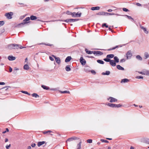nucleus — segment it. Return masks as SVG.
<instances>
[{
  "mask_svg": "<svg viewBox=\"0 0 149 149\" xmlns=\"http://www.w3.org/2000/svg\"><path fill=\"white\" fill-rule=\"evenodd\" d=\"M16 57L12 56H10V61H13L15 59Z\"/></svg>",
  "mask_w": 149,
  "mask_h": 149,
  "instance_id": "nucleus-35",
  "label": "nucleus"
},
{
  "mask_svg": "<svg viewBox=\"0 0 149 149\" xmlns=\"http://www.w3.org/2000/svg\"><path fill=\"white\" fill-rule=\"evenodd\" d=\"M114 61L116 62V63H118L119 62V59L118 58L117 56H115L113 58Z\"/></svg>",
  "mask_w": 149,
  "mask_h": 149,
  "instance_id": "nucleus-27",
  "label": "nucleus"
},
{
  "mask_svg": "<svg viewBox=\"0 0 149 149\" xmlns=\"http://www.w3.org/2000/svg\"><path fill=\"white\" fill-rule=\"evenodd\" d=\"M100 9V7L99 6H96L93 7L91 8V10H98Z\"/></svg>",
  "mask_w": 149,
  "mask_h": 149,
  "instance_id": "nucleus-20",
  "label": "nucleus"
},
{
  "mask_svg": "<svg viewBox=\"0 0 149 149\" xmlns=\"http://www.w3.org/2000/svg\"><path fill=\"white\" fill-rule=\"evenodd\" d=\"M115 15V13H108L106 12V16L114 15Z\"/></svg>",
  "mask_w": 149,
  "mask_h": 149,
  "instance_id": "nucleus-39",
  "label": "nucleus"
},
{
  "mask_svg": "<svg viewBox=\"0 0 149 149\" xmlns=\"http://www.w3.org/2000/svg\"><path fill=\"white\" fill-rule=\"evenodd\" d=\"M106 104L109 107L112 108H119L123 106L122 105L120 104H117L109 103H108L107 104Z\"/></svg>",
  "mask_w": 149,
  "mask_h": 149,
  "instance_id": "nucleus-2",
  "label": "nucleus"
},
{
  "mask_svg": "<svg viewBox=\"0 0 149 149\" xmlns=\"http://www.w3.org/2000/svg\"><path fill=\"white\" fill-rule=\"evenodd\" d=\"M66 13L68 15H72V16L73 14V13L71 11L68 10L66 12Z\"/></svg>",
  "mask_w": 149,
  "mask_h": 149,
  "instance_id": "nucleus-36",
  "label": "nucleus"
},
{
  "mask_svg": "<svg viewBox=\"0 0 149 149\" xmlns=\"http://www.w3.org/2000/svg\"><path fill=\"white\" fill-rule=\"evenodd\" d=\"M6 148L7 149H8L9 148V145H7L6 146Z\"/></svg>",
  "mask_w": 149,
  "mask_h": 149,
  "instance_id": "nucleus-64",
  "label": "nucleus"
},
{
  "mask_svg": "<svg viewBox=\"0 0 149 149\" xmlns=\"http://www.w3.org/2000/svg\"><path fill=\"white\" fill-rule=\"evenodd\" d=\"M125 60L124 59H122L120 61V62L121 63H123V62H125Z\"/></svg>",
  "mask_w": 149,
  "mask_h": 149,
  "instance_id": "nucleus-56",
  "label": "nucleus"
},
{
  "mask_svg": "<svg viewBox=\"0 0 149 149\" xmlns=\"http://www.w3.org/2000/svg\"><path fill=\"white\" fill-rule=\"evenodd\" d=\"M145 141L146 143L149 144V139H146Z\"/></svg>",
  "mask_w": 149,
  "mask_h": 149,
  "instance_id": "nucleus-51",
  "label": "nucleus"
},
{
  "mask_svg": "<svg viewBox=\"0 0 149 149\" xmlns=\"http://www.w3.org/2000/svg\"><path fill=\"white\" fill-rule=\"evenodd\" d=\"M19 92H20L22 93H29L27 91H19Z\"/></svg>",
  "mask_w": 149,
  "mask_h": 149,
  "instance_id": "nucleus-57",
  "label": "nucleus"
},
{
  "mask_svg": "<svg viewBox=\"0 0 149 149\" xmlns=\"http://www.w3.org/2000/svg\"><path fill=\"white\" fill-rule=\"evenodd\" d=\"M9 87V86H6L4 87H3L2 88H1L0 89V90H3H3H5L6 91L7 89H8V88Z\"/></svg>",
  "mask_w": 149,
  "mask_h": 149,
  "instance_id": "nucleus-34",
  "label": "nucleus"
},
{
  "mask_svg": "<svg viewBox=\"0 0 149 149\" xmlns=\"http://www.w3.org/2000/svg\"><path fill=\"white\" fill-rule=\"evenodd\" d=\"M19 70V69L16 67H15L14 68V69L13 71V73L15 74H17V70Z\"/></svg>",
  "mask_w": 149,
  "mask_h": 149,
  "instance_id": "nucleus-23",
  "label": "nucleus"
},
{
  "mask_svg": "<svg viewBox=\"0 0 149 149\" xmlns=\"http://www.w3.org/2000/svg\"><path fill=\"white\" fill-rule=\"evenodd\" d=\"M116 68L118 69L119 70H124V68L119 65H117Z\"/></svg>",
  "mask_w": 149,
  "mask_h": 149,
  "instance_id": "nucleus-16",
  "label": "nucleus"
},
{
  "mask_svg": "<svg viewBox=\"0 0 149 149\" xmlns=\"http://www.w3.org/2000/svg\"><path fill=\"white\" fill-rule=\"evenodd\" d=\"M40 45H46L49 46H52L53 45V44H51L49 43H40Z\"/></svg>",
  "mask_w": 149,
  "mask_h": 149,
  "instance_id": "nucleus-31",
  "label": "nucleus"
},
{
  "mask_svg": "<svg viewBox=\"0 0 149 149\" xmlns=\"http://www.w3.org/2000/svg\"><path fill=\"white\" fill-rule=\"evenodd\" d=\"M81 13H79V12L76 13V12H74L73 13V14L72 15V17H81Z\"/></svg>",
  "mask_w": 149,
  "mask_h": 149,
  "instance_id": "nucleus-8",
  "label": "nucleus"
},
{
  "mask_svg": "<svg viewBox=\"0 0 149 149\" xmlns=\"http://www.w3.org/2000/svg\"><path fill=\"white\" fill-rule=\"evenodd\" d=\"M106 12L102 11L101 12H99L96 14L97 15H105L106 16Z\"/></svg>",
  "mask_w": 149,
  "mask_h": 149,
  "instance_id": "nucleus-13",
  "label": "nucleus"
},
{
  "mask_svg": "<svg viewBox=\"0 0 149 149\" xmlns=\"http://www.w3.org/2000/svg\"><path fill=\"white\" fill-rule=\"evenodd\" d=\"M36 146V144L35 143H33L32 144H31V146H32V148Z\"/></svg>",
  "mask_w": 149,
  "mask_h": 149,
  "instance_id": "nucleus-55",
  "label": "nucleus"
},
{
  "mask_svg": "<svg viewBox=\"0 0 149 149\" xmlns=\"http://www.w3.org/2000/svg\"><path fill=\"white\" fill-rule=\"evenodd\" d=\"M59 92L61 93H70V92L69 91H60Z\"/></svg>",
  "mask_w": 149,
  "mask_h": 149,
  "instance_id": "nucleus-45",
  "label": "nucleus"
},
{
  "mask_svg": "<svg viewBox=\"0 0 149 149\" xmlns=\"http://www.w3.org/2000/svg\"><path fill=\"white\" fill-rule=\"evenodd\" d=\"M4 24V22L3 21H0V26H2Z\"/></svg>",
  "mask_w": 149,
  "mask_h": 149,
  "instance_id": "nucleus-50",
  "label": "nucleus"
},
{
  "mask_svg": "<svg viewBox=\"0 0 149 149\" xmlns=\"http://www.w3.org/2000/svg\"><path fill=\"white\" fill-rule=\"evenodd\" d=\"M143 30L146 33L148 34V31L147 30L146 28H144V29H143Z\"/></svg>",
  "mask_w": 149,
  "mask_h": 149,
  "instance_id": "nucleus-47",
  "label": "nucleus"
},
{
  "mask_svg": "<svg viewBox=\"0 0 149 149\" xmlns=\"http://www.w3.org/2000/svg\"><path fill=\"white\" fill-rule=\"evenodd\" d=\"M103 60L106 62H109L110 65L112 66H115L116 65V62L113 60L109 58H104Z\"/></svg>",
  "mask_w": 149,
  "mask_h": 149,
  "instance_id": "nucleus-1",
  "label": "nucleus"
},
{
  "mask_svg": "<svg viewBox=\"0 0 149 149\" xmlns=\"http://www.w3.org/2000/svg\"><path fill=\"white\" fill-rule=\"evenodd\" d=\"M103 53L100 51H96V55L101 56L103 55Z\"/></svg>",
  "mask_w": 149,
  "mask_h": 149,
  "instance_id": "nucleus-25",
  "label": "nucleus"
},
{
  "mask_svg": "<svg viewBox=\"0 0 149 149\" xmlns=\"http://www.w3.org/2000/svg\"><path fill=\"white\" fill-rule=\"evenodd\" d=\"M77 137L75 136H72L70 138H69L67 140V141H70L74 140L77 139Z\"/></svg>",
  "mask_w": 149,
  "mask_h": 149,
  "instance_id": "nucleus-12",
  "label": "nucleus"
},
{
  "mask_svg": "<svg viewBox=\"0 0 149 149\" xmlns=\"http://www.w3.org/2000/svg\"><path fill=\"white\" fill-rule=\"evenodd\" d=\"M5 84V83L3 82H0V85H3Z\"/></svg>",
  "mask_w": 149,
  "mask_h": 149,
  "instance_id": "nucleus-63",
  "label": "nucleus"
},
{
  "mask_svg": "<svg viewBox=\"0 0 149 149\" xmlns=\"http://www.w3.org/2000/svg\"><path fill=\"white\" fill-rule=\"evenodd\" d=\"M139 73L143 75H146V70L143 71V72H140Z\"/></svg>",
  "mask_w": 149,
  "mask_h": 149,
  "instance_id": "nucleus-49",
  "label": "nucleus"
},
{
  "mask_svg": "<svg viewBox=\"0 0 149 149\" xmlns=\"http://www.w3.org/2000/svg\"><path fill=\"white\" fill-rule=\"evenodd\" d=\"M72 59V58L70 56H68L65 60V62H69Z\"/></svg>",
  "mask_w": 149,
  "mask_h": 149,
  "instance_id": "nucleus-17",
  "label": "nucleus"
},
{
  "mask_svg": "<svg viewBox=\"0 0 149 149\" xmlns=\"http://www.w3.org/2000/svg\"><path fill=\"white\" fill-rule=\"evenodd\" d=\"M144 56H145V58L146 59L149 57V55L147 52H145L144 53Z\"/></svg>",
  "mask_w": 149,
  "mask_h": 149,
  "instance_id": "nucleus-43",
  "label": "nucleus"
},
{
  "mask_svg": "<svg viewBox=\"0 0 149 149\" xmlns=\"http://www.w3.org/2000/svg\"><path fill=\"white\" fill-rule=\"evenodd\" d=\"M18 4H20V5H22V6H19V5H17V6H18V7H24V6H27L26 5H24V3H18Z\"/></svg>",
  "mask_w": 149,
  "mask_h": 149,
  "instance_id": "nucleus-37",
  "label": "nucleus"
},
{
  "mask_svg": "<svg viewBox=\"0 0 149 149\" xmlns=\"http://www.w3.org/2000/svg\"><path fill=\"white\" fill-rule=\"evenodd\" d=\"M52 56L53 57L55 60L56 62L58 64H59L61 63V60L59 58L57 57L54 55H52Z\"/></svg>",
  "mask_w": 149,
  "mask_h": 149,
  "instance_id": "nucleus-11",
  "label": "nucleus"
},
{
  "mask_svg": "<svg viewBox=\"0 0 149 149\" xmlns=\"http://www.w3.org/2000/svg\"><path fill=\"white\" fill-rule=\"evenodd\" d=\"M87 141L89 143H91L92 142V140L91 139H88L87 140Z\"/></svg>",
  "mask_w": 149,
  "mask_h": 149,
  "instance_id": "nucleus-52",
  "label": "nucleus"
},
{
  "mask_svg": "<svg viewBox=\"0 0 149 149\" xmlns=\"http://www.w3.org/2000/svg\"><path fill=\"white\" fill-rule=\"evenodd\" d=\"M122 16L127 17L129 19H131L132 21H134V19L130 16L127 15H123Z\"/></svg>",
  "mask_w": 149,
  "mask_h": 149,
  "instance_id": "nucleus-26",
  "label": "nucleus"
},
{
  "mask_svg": "<svg viewBox=\"0 0 149 149\" xmlns=\"http://www.w3.org/2000/svg\"><path fill=\"white\" fill-rule=\"evenodd\" d=\"M129 81V80H128L127 79L125 78V79H122L121 80V83H125L127 82H128Z\"/></svg>",
  "mask_w": 149,
  "mask_h": 149,
  "instance_id": "nucleus-24",
  "label": "nucleus"
},
{
  "mask_svg": "<svg viewBox=\"0 0 149 149\" xmlns=\"http://www.w3.org/2000/svg\"><path fill=\"white\" fill-rule=\"evenodd\" d=\"M31 22L30 21L28 22H23L15 26V27L21 28L23 26V25L25 24H30Z\"/></svg>",
  "mask_w": 149,
  "mask_h": 149,
  "instance_id": "nucleus-5",
  "label": "nucleus"
},
{
  "mask_svg": "<svg viewBox=\"0 0 149 149\" xmlns=\"http://www.w3.org/2000/svg\"><path fill=\"white\" fill-rule=\"evenodd\" d=\"M126 57L127 59H128L130 58L132 56V54L131 53V50L128 51L126 54Z\"/></svg>",
  "mask_w": 149,
  "mask_h": 149,
  "instance_id": "nucleus-9",
  "label": "nucleus"
},
{
  "mask_svg": "<svg viewBox=\"0 0 149 149\" xmlns=\"http://www.w3.org/2000/svg\"><path fill=\"white\" fill-rule=\"evenodd\" d=\"M29 68V67L27 64H25L24 66V69L26 70H28Z\"/></svg>",
  "mask_w": 149,
  "mask_h": 149,
  "instance_id": "nucleus-28",
  "label": "nucleus"
},
{
  "mask_svg": "<svg viewBox=\"0 0 149 149\" xmlns=\"http://www.w3.org/2000/svg\"><path fill=\"white\" fill-rule=\"evenodd\" d=\"M49 59L52 61H53L54 60V58L52 57V56H50L49 57Z\"/></svg>",
  "mask_w": 149,
  "mask_h": 149,
  "instance_id": "nucleus-60",
  "label": "nucleus"
},
{
  "mask_svg": "<svg viewBox=\"0 0 149 149\" xmlns=\"http://www.w3.org/2000/svg\"><path fill=\"white\" fill-rule=\"evenodd\" d=\"M30 19V17H26L25 19H24L23 21L24 22H27L29 21Z\"/></svg>",
  "mask_w": 149,
  "mask_h": 149,
  "instance_id": "nucleus-33",
  "label": "nucleus"
},
{
  "mask_svg": "<svg viewBox=\"0 0 149 149\" xmlns=\"http://www.w3.org/2000/svg\"><path fill=\"white\" fill-rule=\"evenodd\" d=\"M146 75L149 76V70H146Z\"/></svg>",
  "mask_w": 149,
  "mask_h": 149,
  "instance_id": "nucleus-53",
  "label": "nucleus"
},
{
  "mask_svg": "<svg viewBox=\"0 0 149 149\" xmlns=\"http://www.w3.org/2000/svg\"><path fill=\"white\" fill-rule=\"evenodd\" d=\"M45 143V141L38 142L37 144L38 146V147H40V146L44 144Z\"/></svg>",
  "mask_w": 149,
  "mask_h": 149,
  "instance_id": "nucleus-18",
  "label": "nucleus"
},
{
  "mask_svg": "<svg viewBox=\"0 0 149 149\" xmlns=\"http://www.w3.org/2000/svg\"><path fill=\"white\" fill-rule=\"evenodd\" d=\"M31 95L32 97H35L36 98L39 97V95L38 94H32Z\"/></svg>",
  "mask_w": 149,
  "mask_h": 149,
  "instance_id": "nucleus-41",
  "label": "nucleus"
},
{
  "mask_svg": "<svg viewBox=\"0 0 149 149\" xmlns=\"http://www.w3.org/2000/svg\"><path fill=\"white\" fill-rule=\"evenodd\" d=\"M19 45V48L20 49H23V48H26L25 47H22V46H21V45Z\"/></svg>",
  "mask_w": 149,
  "mask_h": 149,
  "instance_id": "nucleus-59",
  "label": "nucleus"
},
{
  "mask_svg": "<svg viewBox=\"0 0 149 149\" xmlns=\"http://www.w3.org/2000/svg\"><path fill=\"white\" fill-rule=\"evenodd\" d=\"M79 20V19H66L65 20H59V21H60L62 22H66L68 23V22H74L76 21H78Z\"/></svg>",
  "mask_w": 149,
  "mask_h": 149,
  "instance_id": "nucleus-3",
  "label": "nucleus"
},
{
  "mask_svg": "<svg viewBox=\"0 0 149 149\" xmlns=\"http://www.w3.org/2000/svg\"><path fill=\"white\" fill-rule=\"evenodd\" d=\"M136 57L139 60L141 61L142 60V58L140 55H138L136 56Z\"/></svg>",
  "mask_w": 149,
  "mask_h": 149,
  "instance_id": "nucleus-38",
  "label": "nucleus"
},
{
  "mask_svg": "<svg viewBox=\"0 0 149 149\" xmlns=\"http://www.w3.org/2000/svg\"><path fill=\"white\" fill-rule=\"evenodd\" d=\"M36 19H37V20L38 21H40V22H43V21L39 17H37V18Z\"/></svg>",
  "mask_w": 149,
  "mask_h": 149,
  "instance_id": "nucleus-54",
  "label": "nucleus"
},
{
  "mask_svg": "<svg viewBox=\"0 0 149 149\" xmlns=\"http://www.w3.org/2000/svg\"><path fill=\"white\" fill-rule=\"evenodd\" d=\"M91 72L92 73H93L94 74H95L96 73V72H95V71H94V70H92L91 71Z\"/></svg>",
  "mask_w": 149,
  "mask_h": 149,
  "instance_id": "nucleus-58",
  "label": "nucleus"
},
{
  "mask_svg": "<svg viewBox=\"0 0 149 149\" xmlns=\"http://www.w3.org/2000/svg\"><path fill=\"white\" fill-rule=\"evenodd\" d=\"M100 141L102 142L103 143H109V141L107 140H105L104 139H101Z\"/></svg>",
  "mask_w": 149,
  "mask_h": 149,
  "instance_id": "nucleus-44",
  "label": "nucleus"
},
{
  "mask_svg": "<svg viewBox=\"0 0 149 149\" xmlns=\"http://www.w3.org/2000/svg\"><path fill=\"white\" fill-rule=\"evenodd\" d=\"M136 5L137 6H141V4L139 3H137L136 4Z\"/></svg>",
  "mask_w": 149,
  "mask_h": 149,
  "instance_id": "nucleus-62",
  "label": "nucleus"
},
{
  "mask_svg": "<svg viewBox=\"0 0 149 149\" xmlns=\"http://www.w3.org/2000/svg\"><path fill=\"white\" fill-rule=\"evenodd\" d=\"M30 19L32 20H34L37 19V17L36 16L33 15H31L30 16Z\"/></svg>",
  "mask_w": 149,
  "mask_h": 149,
  "instance_id": "nucleus-19",
  "label": "nucleus"
},
{
  "mask_svg": "<svg viewBox=\"0 0 149 149\" xmlns=\"http://www.w3.org/2000/svg\"><path fill=\"white\" fill-rule=\"evenodd\" d=\"M65 69L67 72H69L71 70V68L70 65H67L65 67Z\"/></svg>",
  "mask_w": 149,
  "mask_h": 149,
  "instance_id": "nucleus-22",
  "label": "nucleus"
},
{
  "mask_svg": "<svg viewBox=\"0 0 149 149\" xmlns=\"http://www.w3.org/2000/svg\"><path fill=\"white\" fill-rule=\"evenodd\" d=\"M41 87L43 89L45 90L50 91H56L57 90L56 88H50L48 86L43 85H41Z\"/></svg>",
  "mask_w": 149,
  "mask_h": 149,
  "instance_id": "nucleus-6",
  "label": "nucleus"
},
{
  "mask_svg": "<svg viewBox=\"0 0 149 149\" xmlns=\"http://www.w3.org/2000/svg\"><path fill=\"white\" fill-rule=\"evenodd\" d=\"M97 61L98 63L100 64H103L104 63V62L103 61L101 60H97Z\"/></svg>",
  "mask_w": 149,
  "mask_h": 149,
  "instance_id": "nucleus-30",
  "label": "nucleus"
},
{
  "mask_svg": "<svg viewBox=\"0 0 149 149\" xmlns=\"http://www.w3.org/2000/svg\"><path fill=\"white\" fill-rule=\"evenodd\" d=\"M110 73V72L109 71H106L105 72H103L102 73L103 75H109Z\"/></svg>",
  "mask_w": 149,
  "mask_h": 149,
  "instance_id": "nucleus-21",
  "label": "nucleus"
},
{
  "mask_svg": "<svg viewBox=\"0 0 149 149\" xmlns=\"http://www.w3.org/2000/svg\"><path fill=\"white\" fill-rule=\"evenodd\" d=\"M105 27L107 28L108 27V25L106 23H104L102 24V27Z\"/></svg>",
  "mask_w": 149,
  "mask_h": 149,
  "instance_id": "nucleus-42",
  "label": "nucleus"
},
{
  "mask_svg": "<svg viewBox=\"0 0 149 149\" xmlns=\"http://www.w3.org/2000/svg\"><path fill=\"white\" fill-rule=\"evenodd\" d=\"M52 132L50 130H48L47 131H43L42 132L44 134H50L49 133L50 132ZM51 135H53L52 134H50Z\"/></svg>",
  "mask_w": 149,
  "mask_h": 149,
  "instance_id": "nucleus-15",
  "label": "nucleus"
},
{
  "mask_svg": "<svg viewBox=\"0 0 149 149\" xmlns=\"http://www.w3.org/2000/svg\"><path fill=\"white\" fill-rule=\"evenodd\" d=\"M114 57V55L113 54H109L107 55L105 58H111Z\"/></svg>",
  "mask_w": 149,
  "mask_h": 149,
  "instance_id": "nucleus-14",
  "label": "nucleus"
},
{
  "mask_svg": "<svg viewBox=\"0 0 149 149\" xmlns=\"http://www.w3.org/2000/svg\"><path fill=\"white\" fill-rule=\"evenodd\" d=\"M123 11L126 12L129 11V10L128 9L125 8H123Z\"/></svg>",
  "mask_w": 149,
  "mask_h": 149,
  "instance_id": "nucleus-46",
  "label": "nucleus"
},
{
  "mask_svg": "<svg viewBox=\"0 0 149 149\" xmlns=\"http://www.w3.org/2000/svg\"><path fill=\"white\" fill-rule=\"evenodd\" d=\"M19 45L15 44H10V49H17L19 48Z\"/></svg>",
  "mask_w": 149,
  "mask_h": 149,
  "instance_id": "nucleus-4",
  "label": "nucleus"
},
{
  "mask_svg": "<svg viewBox=\"0 0 149 149\" xmlns=\"http://www.w3.org/2000/svg\"><path fill=\"white\" fill-rule=\"evenodd\" d=\"M136 78L138 79H143V77L142 76H138L136 77Z\"/></svg>",
  "mask_w": 149,
  "mask_h": 149,
  "instance_id": "nucleus-48",
  "label": "nucleus"
},
{
  "mask_svg": "<svg viewBox=\"0 0 149 149\" xmlns=\"http://www.w3.org/2000/svg\"><path fill=\"white\" fill-rule=\"evenodd\" d=\"M85 50L86 53L88 54H92V51L88 50L87 49H85Z\"/></svg>",
  "mask_w": 149,
  "mask_h": 149,
  "instance_id": "nucleus-32",
  "label": "nucleus"
},
{
  "mask_svg": "<svg viewBox=\"0 0 149 149\" xmlns=\"http://www.w3.org/2000/svg\"><path fill=\"white\" fill-rule=\"evenodd\" d=\"M96 51H92V54L93 53L95 55H96Z\"/></svg>",
  "mask_w": 149,
  "mask_h": 149,
  "instance_id": "nucleus-61",
  "label": "nucleus"
},
{
  "mask_svg": "<svg viewBox=\"0 0 149 149\" xmlns=\"http://www.w3.org/2000/svg\"><path fill=\"white\" fill-rule=\"evenodd\" d=\"M80 62L83 65H85L86 63V61L82 57H81L80 59Z\"/></svg>",
  "mask_w": 149,
  "mask_h": 149,
  "instance_id": "nucleus-10",
  "label": "nucleus"
},
{
  "mask_svg": "<svg viewBox=\"0 0 149 149\" xmlns=\"http://www.w3.org/2000/svg\"><path fill=\"white\" fill-rule=\"evenodd\" d=\"M110 100L109 101L111 103L114 102L118 101V100L117 99L111 97H109V98H107V100Z\"/></svg>",
  "mask_w": 149,
  "mask_h": 149,
  "instance_id": "nucleus-7",
  "label": "nucleus"
},
{
  "mask_svg": "<svg viewBox=\"0 0 149 149\" xmlns=\"http://www.w3.org/2000/svg\"><path fill=\"white\" fill-rule=\"evenodd\" d=\"M81 142L80 141L79 143L77 145V149H81Z\"/></svg>",
  "mask_w": 149,
  "mask_h": 149,
  "instance_id": "nucleus-29",
  "label": "nucleus"
},
{
  "mask_svg": "<svg viewBox=\"0 0 149 149\" xmlns=\"http://www.w3.org/2000/svg\"><path fill=\"white\" fill-rule=\"evenodd\" d=\"M5 16L7 17V18L9 19V12L6 13L5 15Z\"/></svg>",
  "mask_w": 149,
  "mask_h": 149,
  "instance_id": "nucleus-40",
  "label": "nucleus"
}]
</instances>
